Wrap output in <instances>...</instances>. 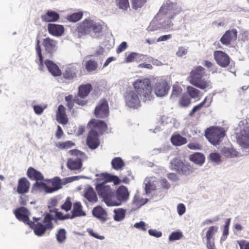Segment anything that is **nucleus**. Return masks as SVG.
Returning <instances> with one entry per match:
<instances>
[{
  "mask_svg": "<svg viewBox=\"0 0 249 249\" xmlns=\"http://www.w3.org/2000/svg\"><path fill=\"white\" fill-rule=\"evenodd\" d=\"M58 42L56 40L47 37L42 39V45L44 47L45 52L52 56L53 53L57 49Z\"/></svg>",
  "mask_w": 249,
  "mask_h": 249,
  "instance_id": "f8f14e48",
  "label": "nucleus"
},
{
  "mask_svg": "<svg viewBox=\"0 0 249 249\" xmlns=\"http://www.w3.org/2000/svg\"><path fill=\"white\" fill-rule=\"evenodd\" d=\"M193 172V169L192 166L189 163L185 164L184 163L178 173L184 175H189L191 174Z\"/></svg>",
  "mask_w": 249,
  "mask_h": 249,
  "instance_id": "37998d69",
  "label": "nucleus"
},
{
  "mask_svg": "<svg viewBox=\"0 0 249 249\" xmlns=\"http://www.w3.org/2000/svg\"><path fill=\"white\" fill-rule=\"evenodd\" d=\"M183 235L181 232L176 231L173 232L170 235L169 237V240L170 241H173L175 240H178L181 239Z\"/></svg>",
  "mask_w": 249,
  "mask_h": 249,
  "instance_id": "13d9d810",
  "label": "nucleus"
},
{
  "mask_svg": "<svg viewBox=\"0 0 249 249\" xmlns=\"http://www.w3.org/2000/svg\"><path fill=\"white\" fill-rule=\"evenodd\" d=\"M132 8L135 10L141 8L146 3V0H130Z\"/></svg>",
  "mask_w": 249,
  "mask_h": 249,
  "instance_id": "603ef678",
  "label": "nucleus"
},
{
  "mask_svg": "<svg viewBox=\"0 0 249 249\" xmlns=\"http://www.w3.org/2000/svg\"><path fill=\"white\" fill-rule=\"evenodd\" d=\"M142 55L137 53H131L129 54L125 59V62L126 63H130L135 60L137 61Z\"/></svg>",
  "mask_w": 249,
  "mask_h": 249,
  "instance_id": "864d4df0",
  "label": "nucleus"
},
{
  "mask_svg": "<svg viewBox=\"0 0 249 249\" xmlns=\"http://www.w3.org/2000/svg\"><path fill=\"white\" fill-rule=\"evenodd\" d=\"M205 69L201 66H196L190 72L188 78L189 83L194 86L206 91L211 89L212 82L209 78H206Z\"/></svg>",
  "mask_w": 249,
  "mask_h": 249,
  "instance_id": "f257e3e1",
  "label": "nucleus"
},
{
  "mask_svg": "<svg viewBox=\"0 0 249 249\" xmlns=\"http://www.w3.org/2000/svg\"><path fill=\"white\" fill-rule=\"evenodd\" d=\"M112 167L116 170H122L125 166V163L120 157L113 158L111 162Z\"/></svg>",
  "mask_w": 249,
  "mask_h": 249,
  "instance_id": "473e14b6",
  "label": "nucleus"
},
{
  "mask_svg": "<svg viewBox=\"0 0 249 249\" xmlns=\"http://www.w3.org/2000/svg\"><path fill=\"white\" fill-rule=\"evenodd\" d=\"M169 89L170 86L166 80L160 79L155 84V93L157 96L162 97L167 94Z\"/></svg>",
  "mask_w": 249,
  "mask_h": 249,
  "instance_id": "ddd939ff",
  "label": "nucleus"
},
{
  "mask_svg": "<svg viewBox=\"0 0 249 249\" xmlns=\"http://www.w3.org/2000/svg\"><path fill=\"white\" fill-rule=\"evenodd\" d=\"M183 163L184 162L181 160L174 158L170 162L171 169L178 173Z\"/></svg>",
  "mask_w": 249,
  "mask_h": 249,
  "instance_id": "c9c22d12",
  "label": "nucleus"
},
{
  "mask_svg": "<svg viewBox=\"0 0 249 249\" xmlns=\"http://www.w3.org/2000/svg\"><path fill=\"white\" fill-rule=\"evenodd\" d=\"M69 153L72 156H76L77 157H81L84 153L77 149H72L69 151Z\"/></svg>",
  "mask_w": 249,
  "mask_h": 249,
  "instance_id": "338daca9",
  "label": "nucleus"
},
{
  "mask_svg": "<svg viewBox=\"0 0 249 249\" xmlns=\"http://www.w3.org/2000/svg\"><path fill=\"white\" fill-rule=\"evenodd\" d=\"M89 124L94 129L97 130L100 133L102 134L106 131L107 128L106 123L104 121L99 120H91Z\"/></svg>",
  "mask_w": 249,
  "mask_h": 249,
  "instance_id": "b1692460",
  "label": "nucleus"
},
{
  "mask_svg": "<svg viewBox=\"0 0 249 249\" xmlns=\"http://www.w3.org/2000/svg\"><path fill=\"white\" fill-rule=\"evenodd\" d=\"M30 185V181L26 178H21L18 180L16 191L20 195L27 194L29 191Z\"/></svg>",
  "mask_w": 249,
  "mask_h": 249,
  "instance_id": "dca6fc26",
  "label": "nucleus"
},
{
  "mask_svg": "<svg viewBox=\"0 0 249 249\" xmlns=\"http://www.w3.org/2000/svg\"><path fill=\"white\" fill-rule=\"evenodd\" d=\"M50 212H53L55 213V216L57 219L63 220L67 219H70V214L68 213L65 215H63L61 212H58L57 209H54L53 210H50Z\"/></svg>",
  "mask_w": 249,
  "mask_h": 249,
  "instance_id": "5fc2aeb1",
  "label": "nucleus"
},
{
  "mask_svg": "<svg viewBox=\"0 0 249 249\" xmlns=\"http://www.w3.org/2000/svg\"><path fill=\"white\" fill-rule=\"evenodd\" d=\"M205 159L204 155L200 153H195L189 156L190 161L200 165L204 162Z\"/></svg>",
  "mask_w": 249,
  "mask_h": 249,
  "instance_id": "2f4dec72",
  "label": "nucleus"
},
{
  "mask_svg": "<svg viewBox=\"0 0 249 249\" xmlns=\"http://www.w3.org/2000/svg\"><path fill=\"white\" fill-rule=\"evenodd\" d=\"M171 141L172 144L176 146H180L187 142L186 139L179 134L173 135L171 138Z\"/></svg>",
  "mask_w": 249,
  "mask_h": 249,
  "instance_id": "72a5a7b5",
  "label": "nucleus"
},
{
  "mask_svg": "<svg viewBox=\"0 0 249 249\" xmlns=\"http://www.w3.org/2000/svg\"><path fill=\"white\" fill-rule=\"evenodd\" d=\"M107 182H113L115 185H118L120 183L121 180L117 176L107 173L105 176V179L103 182L106 183Z\"/></svg>",
  "mask_w": 249,
  "mask_h": 249,
  "instance_id": "a18cd8bd",
  "label": "nucleus"
},
{
  "mask_svg": "<svg viewBox=\"0 0 249 249\" xmlns=\"http://www.w3.org/2000/svg\"><path fill=\"white\" fill-rule=\"evenodd\" d=\"M237 32L236 29L227 31L220 38V41L222 44L228 45L230 44L232 40L237 38Z\"/></svg>",
  "mask_w": 249,
  "mask_h": 249,
  "instance_id": "a211bd4d",
  "label": "nucleus"
},
{
  "mask_svg": "<svg viewBox=\"0 0 249 249\" xmlns=\"http://www.w3.org/2000/svg\"><path fill=\"white\" fill-rule=\"evenodd\" d=\"M214 58L217 64L222 68L227 67L230 64L229 55L222 51H215L213 53Z\"/></svg>",
  "mask_w": 249,
  "mask_h": 249,
  "instance_id": "4468645a",
  "label": "nucleus"
},
{
  "mask_svg": "<svg viewBox=\"0 0 249 249\" xmlns=\"http://www.w3.org/2000/svg\"><path fill=\"white\" fill-rule=\"evenodd\" d=\"M71 213V214H70V219L86 215V213L83 211L82 206L80 202H76L73 204Z\"/></svg>",
  "mask_w": 249,
  "mask_h": 249,
  "instance_id": "bb28decb",
  "label": "nucleus"
},
{
  "mask_svg": "<svg viewBox=\"0 0 249 249\" xmlns=\"http://www.w3.org/2000/svg\"><path fill=\"white\" fill-rule=\"evenodd\" d=\"M139 95L134 90L127 91L124 95V100L126 105L133 109H137L141 107V101Z\"/></svg>",
  "mask_w": 249,
  "mask_h": 249,
  "instance_id": "9b49d317",
  "label": "nucleus"
},
{
  "mask_svg": "<svg viewBox=\"0 0 249 249\" xmlns=\"http://www.w3.org/2000/svg\"><path fill=\"white\" fill-rule=\"evenodd\" d=\"M182 91V89L180 86L178 85H174L172 88V94L171 97L175 98L179 96Z\"/></svg>",
  "mask_w": 249,
  "mask_h": 249,
  "instance_id": "de8ad7c7",
  "label": "nucleus"
},
{
  "mask_svg": "<svg viewBox=\"0 0 249 249\" xmlns=\"http://www.w3.org/2000/svg\"><path fill=\"white\" fill-rule=\"evenodd\" d=\"M205 136L212 144L216 145L222 141L225 131L223 128L212 126L206 130Z\"/></svg>",
  "mask_w": 249,
  "mask_h": 249,
  "instance_id": "0eeeda50",
  "label": "nucleus"
},
{
  "mask_svg": "<svg viewBox=\"0 0 249 249\" xmlns=\"http://www.w3.org/2000/svg\"><path fill=\"white\" fill-rule=\"evenodd\" d=\"M67 166L71 170H79L82 166V160L80 157H72L68 159Z\"/></svg>",
  "mask_w": 249,
  "mask_h": 249,
  "instance_id": "6ab92c4d",
  "label": "nucleus"
},
{
  "mask_svg": "<svg viewBox=\"0 0 249 249\" xmlns=\"http://www.w3.org/2000/svg\"><path fill=\"white\" fill-rule=\"evenodd\" d=\"M83 16V12H76L68 15L67 17V19L70 22H75L80 20L82 18Z\"/></svg>",
  "mask_w": 249,
  "mask_h": 249,
  "instance_id": "a19ab883",
  "label": "nucleus"
},
{
  "mask_svg": "<svg viewBox=\"0 0 249 249\" xmlns=\"http://www.w3.org/2000/svg\"><path fill=\"white\" fill-rule=\"evenodd\" d=\"M92 89L90 84H86L80 85L78 88V92L75 96V103L81 106L86 105L88 101L86 97L89 94Z\"/></svg>",
  "mask_w": 249,
  "mask_h": 249,
  "instance_id": "6e6552de",
  "label": "nucleus"
},
{
  "mask_svg": "<svg viewBox=\"0 0 249 249\" xmlns=\"http://www.w3.org/2000/svg\"><path fill=\"white\" fill-rule=\"evenodd\" d=\"M56 116V120L59 123L64 125L68 123V118L66 115V108L62 105L59 106Z\"/></svg>",
  "mask_w": 249,
  "mask_h": 249,
  "instance_id": "412c9836",
  "label": "nucleus"
},
{
  "mask_svg": "<svg viewBox=\"0 0 249 249\" xmlns=\"http://www.w3.org/2000/svg\"><path fill=\"white\" fill-rule=\"evenodd\" d=\"M103 22H96L94 20L85 19L77 27V31L82 35L89 34L91 32L95 34L101 33L103 29Z\"/></svg>",
  "mask_w": 249,
  "mask_h": 249,
  "instance_id": "20e7f679",
  "label": "nucleus"
},
{
  "mask_svg": "<svg viewBox=\"0 0 249 249\" xmlns=\"http://www.w3.org/2000/svg\"><path fill=\"white\" fill-rule=\"evenodd\" d=\"M160 12L165 14V18L168 19L165 22V29H170L173 25L171 20L179 13V11L177 10L176 3L169 0L166 1V3L161 7Z\"/></svg>",
  "mask_w": 249,
  "mask_h": 249,
  "instance_id": "423d86ee",
  "label": "nucleus"
},
{
  "mask_svg": "<svg viewBox=\"0 0 249 249\" xmlns=\"http://www.w3.org/2000/svg\"><path fill=\"white\" fill-rule=\"evenodd\" d=\"M191 103L190 98L186 94L182 95V97L179 100V105L181 107H188Z\"/></svg>",
  "mask_w": 249,
  "mask_h": 249,
  "instance_id": "6e6d98bb",
  "label": "nucleus"
},
{
  "mask_svg": "<svg viewBox=\"0 0 249 249\" xmlns=\"http://www.w3.org/2000/svg\"><path fill=\"white\" fill-rule=\"evenodd\" d=\"M55 146L59 150H67L75 146V143L71 141H68L56 142Z\"/></svg>",
  "mask_w": 249,
  "mask_h": 249,
  "instance_id": "4c0bfd02",
  "label": "nucleus"
},
{
  "mask_svg": "<svg viewBox=\"0 0 249 249\" xmlns=\"http://www.w3.org/2000/svg\"><path fill=\"white\" fill-rule=\"evenodd\" d=\"M87 231L89 233V234L94 238L100 240H103L104 239V236L102 235H99L97 233H95L93 230L91 229H88Z\"/></svg>",
  "mask_w": 249,
  "mask_h": 249,
  "instance_id": "0e129e2a",
  "label": "nucleus"
},
{
  "mask_svg": "<svg viewBox=\"0 0 249 249\" xmlns=\"http://www.w3.org/2000/svg\"><path fill=\"white\" fill-rule=\"evenodd\" d=\"M27 176L31 180L43 181L44 176L39 171H37L32 167L28 168L27 171Z\"/></svg>",
  "mask_w": 249,
  "mask_h": 249,
  "instance_id": "5701e85b",
  "label": "nucleus"
},
{
  "mask_svg": "<svg viewBox=\"0 0 249 249\" xmlns=\"http://www.w3.org/2000/svg\"><path fill=\"white\" fill-rule=\"evenodd\" d=\"M52 187L49 186L48 193H52L62 187L61 179L58 177L54 178L51 181Z\"/></svg>",
  "mask_w": 249,
  "mask_h": 249,
  "instance_id": "f704fd0d",
  "label": "nucleus"
},
{
  "mask_svg": "<svg viewBox=\"0 0 249 249\" xmlns=\"http://www.w3.org/2000/svg\"><path fill=\"white\" fill-rule=\"evenodd\" d=\"M114 219L116 221H120L125 217V211L123 209H118L114 211Z\"/></svg>",
  "mask_w": 249,
  "mask_h": 249,
  "instance_id": "49530a36",
  "label": "nucleus"
},
{
  "mask_svg": "<svg viewBox=\"0 0 249 249\" xmlns=\"http://www.w3.org/2000/svg\"><path fill=\"white\" fill-rule=\"evenodd\" d=\"M94 115L98 118L104 119L108 117L109 114L108 103L105 98L99 100L94 110Z\"/></svg>",
  "mask_w": 249,
  "mask_h": 249,
  "instance_id": "9d476101",
  "label": "nucleus"
},
{
  "mask_svg": "<svg viewBox=\"0 0 249 249\" xmlns=\"http://www.w3.org/2000/svg\"><path fill=\"white\" fill-rule=\"evenodd\" d=\"M87 144L92 149L97 148L99 145L98 133L96 130H91L87 138Z\"/></svg>",
  "mask_w": 249,
  "mask_h": 249,
  "instance_id": "2eb2a0df",
  "label": "nucleus"
},
{
  "mask_svg": "<svg viewBox=\"0 0 249 249\" xmlns=\"http://www.w3.org/2000/svg\"><path fill=\"white\" fill-rule=\"evenodd\" d=\"M238 141L242 147L245 148L249 147V139H248L246 140H244L243 138L242 137L240 139H239Z\"/></svg>",
  "mask_w": 249,
  "mask_h": 249,
  "instance_id": "774afa93",
  "label": "nucleus"
},
{
  "mask_svg": "<svg viewBox=\"0 0 249 249\" xmlns=\"http://www.w3.org/2000/svg\"><path fill=\"white\" fill-rule=\"evenodd\" d=\"M84 66L87 71L92 73L97 70L98 64L96 61L90 59L85 61Z\"/></svg>",
  "mask_w": 249,
  "mask_h": 249,
  "instance_id": "7c9ffc66",
  "label": "nucleus"
},
{
  "mask_svg": "<svg viewBox=\"0 0 249 249\" xmlns=\"http://www.w3.org/2000/svg\"><path fill=\"white\" fill-rule=\"evenodd\" d=\"M40 218L34 217V221L31 222L30 226L34 230L36 235L38 236L43 235L46 231H50L53 228V215L49 213L44 214V218L42 223L37 222Z\"/></svg>",
  "mask_w": 249,
  "mask_h": 249,
  "instance_id": "7ed1b4c3",
  "label": "nucleus"
},
{
  "mask_svg": "<svg viewBox=\"0 0 249 249\" xmlns=\"http://www.w3.org/2000/svg\"><path fill=\"white\" fill-rule=\"evenodd\" d=\"M72 203L71 201L70 197H68L64 204L61 206V208L62 210H65L66 212L69 211L71 209Z\"/></svg>",
  "mask_w": 249,
  "mask_h": 249,
  "instance_id": "bf43d9fd",
  "label": "nucleus"
},
{
  "mask_svg": "<svg viewBox=\"0 0 249 249\" xmlns=\"http://www.w3.org/2000/svg\"><path fill=\"white\" fill-rule=\"evenodd\" d=\"M222 154L227 158H233L238 156V153L233 148L224 147L221 151Z\"/></svg>",
  "mask_w": 249,
  "mask_h": 249,
  "instance_id": "58836bf2",
  "label": "nucleus"
},
{
  "mask_svg": "<svg viewBox=\"0 0 249 249\" xmlns=\"http://www.w3.org/2000/svg\"><path fill=\"white\" fill-rule=\"evenodd\" d=\"M59 17V15L55 11H48L45 14L41 16V18L42 21L50 22L58 20Z\"/></svg>",
  "mask_w": 249,
  "mask_h": 249,
  "instance_id": "c85d7f7f",
  "label": "nucleus"
},
{
  "mask_svg": "<svg viewBox=\"0 0 249 249\" xmlns=\"http://www.w3.org/2000/svg\"><path fill=\"white\" fill-rule=\"evenodd\" d=\"M187 147L190 149H192V150H199V149H201V148H202V145H201L198 143H196V142L189 143V144H188Z\"/></svg>",
  "mask_w": 249,
  "mask_h": 249,
  "instance_id": "680f3d73",
  "label": "nucleus"
},
{
  "mask_svg": "<svg viewBox=\"0 0 249 249\" xmlns=\"http://www.w3.org/2000/svg\"><path fill=\"white\" fill-rule=\"evenodd\" d=\"M65 99L67 102V107L71 110L73 107L74 104L75 103V97L73 98L72 95H69L68 96H66Z\"/></svg>",
  "mask_w": 249,
  "mask_h": 249,
  "instance_id": "4d7b16f0",
  "label": "nucleus"
},
{
  "mask_svg": "<svg viewBox=\"0 0 249 249\" xmlns=\"http://www.w3.org/2000/svg\"><path fill=\"white\" fill-rule=\"evenodd\" d=\"M129 197V193L126 187L124 186H120L114 192L113 198L112 199L111 206H118L123 202L126 201Z\"/></svg>",
  "mask_w": 249,
  "mask_h": 249,
  "instance_id": "1a4fd4ad",
  "label": "nucleus"
},
{
  "mask_svg": "<svg viewBox=\"0 0 249 249\" xmlns=\"http://www.w3.org/2000/svg\"><path fill=\"white\" fill-rule=\"evenodd\" d=\"M115 2L119 8L123 10L126 11L129 8L128 0H115Z\"/></svg>",
  "mask_w": 249,
  "mask_h": 249,
  "instance_id": "8fccbe9b",
  "label": "nucleus"
},
{
  "mask_svg": "<svg viewBox=\"0 0 249 249\" xmlns=\"http://www.w3.org/2000/svg\"><path fill=\"white\" fill-rule=\"evenodd\" d=\"M148 201V199L147 198H143L137 195L135 196L133 199V203L138 208L144 205Z\"/></svg>",
  "mask_w": 249,
  "mask_h": 249,
  "instance_id": "c03bdc74",
  "label": "nucleus"
},
{
  "mask_svg": "<svg viewBox=\"0 0 249 249\" xmlns=\"http://www.w3.org/2000/svg\"><path fill=\"white\" fill-rule=\"evenodd\" d=\"M84 196L89 202L95 203L98 200L96 194L91 186L85 189Z\"/></svg>",
  "mask_w": 249,
  "mask_h": 249,
  "instance_id": "c756f323",
  "label": "nucleus"
},
{
  "mask_svg": "<svg viewBox=\"0 0 249 249\" xmlns=\"http://www.w3.org/2000/svg\"><path fill=\"white\" fill-rule=\"evenodd\" d=\"M36 189H41L44 190L46 193H48L49 190V186L42 181H36L33 185L32 192Z\"/></svg>",
  "mask_w": 249,
  "mask_h": 249,
  "instance_id": "ea45409f",
  "label": "nucleus"
},
{
  "mask_svg": "<svg viewBox=\"0 0 249 249\" xmlns=\"http://www.w3.org/2000/svg\"><path fill=\"white\" fill-rule=\"evenodd\" d=\"M92 214L95 217L102 222H105L107 219V214L106 211L100 206L93 208Z\"/></svg>",
  "mask_w": 249,
  "mask_h": 249,
  "instance_id": "a878e982",
  "label": "nucleus"
},
{
  "mask_svg": "<svg viewBox=\"0 0 249 249\" xmlns=\"http://www.w3.org/2000/svg\"><path fill=\"white\" fill-rule=\"evenodd\" d=\"M44 64L48 69L49 71L53 76H58L61 74V71L59 68L58 66L55 64L53 61L46 59L44 61Z\"/></svg>",
  "mask_w": 249,
  "mask_h": 249,
  "instance_id": "4be33fe9",
  "label": "nucleus"
},
{
  "mask_svg": "<svg viewBox=\"0 0 249 249\" xmlns=\"http://www.w3.org/2000/svg\"><path fill=\"white\" fill-rule=\"evenodd\" d=\"M127 48V45L126 42L124 41L122 42L116 50V52L117 53H120L124 51Z\"/></svg>",
  "mask_w": 249,
  "mask_h": 249,
  "instance_id": "69168bd1",
  "label": "nucleus"
},
{
  "mask_svg": "<svg viewBox=\"0 0 249 249\" xmlns=\"http://www.w3.org/2000/svg\"><path fill=\"white\" fill-rule=\"evenodd\" d=\"M218 227L216 226H211L209 228L206 232V240H211L213 238V235L217 232Z\"/></svg>",
  "mask_w": 249,
  "mask_h": 249,
  "instance_id": "3c124183",
  "label": "nucleus"
},
{
  "mask_svg": "<svg viewBox=\"0 0 249 249\" xmlns=\"http://www.w3.org/2000/svg\"><path fill=\"white\" fill-rule=\"evenodd\" d=\"M66 231L64 229H59L56 233V238L59 243H63L66 239Z\"/></svg>",
  "mask_w": 249,
  "mask_h": 249,
  "instance_id": "79ce46f5",
  "label": "nucleus"
},
{
  "mask_svg": "<svg viewBox=\"0 0 249 249\" xmlns=\"http://www.w3.org/2000/svg\"><path fill=\"white\" fill-rule=\"evenodd\" d=\"M48 31L50 34L55 36H61L64 32V28L63 25L49 23L48 25Z\"/></svg>",
  "mask_w": 249,
  "mask_h": 249,
  "instance_id": "aec40b11",
  "label": "nucleus"
},
{
  "mask_svg": "<svg viewBox=\"0 0 249 249\" xmlns=\"http://www.w3.org/2000/svg\"><path fill=\"white\" fill-rule=\"evenodd\" d=\"M134 91L143 101H150L153 98L152 84L148 78L138 79L133 83Z\"/></svg>",
  "mask_w": 249,
  "mask_h": 249,
  "instance_id": "f03ea898",
  "label": "nucleus"
},
{
  "mask_svg": "<svg viewBox=\"0 0 249 249\" xmlns=\"http://www.w3.org/2000/svg\"><path fill=\"white\" fill-rule=\"evenodd\" d=\"M187 91L192 98H197L200 93V91L198 89L191 86L187 87Z\"/></svg>",
  "mask_w": 249,
  "mask_h": 249,
  "instance_id": "09e8293b",
  "label": "nucleus"
},
{
  "mask_svg": "<svg viewBox=\"0 0 249 249\" xmlns=\"http://www.w3.org/2000/svg\"><path fill=\"white\" fill-rule=\"evenodd\" d=\"M237 243L240 249H249V242L242 240L238 241Z\"/></svg>",
  "mask_w": 249,
  "mask_h": 249,
  "instance_id": "052dcab7",
  "label": "nucleus"
},
{
  "mask_svg": "<svg viewBox=\"0 0 249 249\" xmlns=\"http://www.w3.org/2000/svg\"><path fill=\"white\" fill-rule=\"evenodd\" d=\"M14 213L18 219L30 225L31 221L29 220L28 216L29 212L27 208L24 207H20L16 209Z\"/></svg>",
  "mask_w": 249,
  "mask_h": 249,
  "instance_id": "f3484780",
  "label": "nucleus"
},
{
  "mask_svg": "<svg viewBox=\"0 0 249 249\" xmlns=\"http://www.w3.org/2000/svg\"><path fill=\"white\" fill-rule=\"evenodd\" d=\"M212 102V98L208 97H206L203 101L201 102L200 104H198L196 106L194 107L191 111L189 113V116L190 117H193L194 116L195 113L197 111L200 110L203 107H208L210 106L211 103Z\"/></svg>",
  "mask_w": 249,
  "mask_h": 249,
  "instance_id": "393cba45",
  "label": "nucleus"
},
{
  "mask_svg": "<svg viewBox=\"0 0 249 249\" xmlns=\"http://www.w3.org/2000/svg\"><path fill=\"white\" fill-rule=\"evenodd\" d=\"M35 50L37 56L39 58V66L41 67L43 66V57L42 54V50L41 48L40 41L39 38L36 39V44L35 46Z\"/></svg>",
  "mask_w": 249,
  "mask_h": 249,
  "instance_id": "e433bc0d",
  "label": "nucleus"
},
{
  "mask_svg": "<svg viewBox=\"0 0 249 249\" xmlns=\"http://www.w3.org/2000/svg\"><path fill=\"white\" fill-rule=\"evenodd\" d=\"M188 52L187 49L183 47H179L176 53V55L178 57H182L186 55Z\"/></svg>",
  "mask_w": 249,
  "mask_h": 249,
  "instance_id": "e2e57ef3",
  "label": "nucleus"
},
{
  "mask_svg": "<svg viewBox=\"0 0 249 249\" xmlns=\"http://www.w3.org/2000/svg\"><path fill=\"white\" fill-rule=\"evenodd\" d=\"M98 196L107 206H111L114 190L105 182L98 183L95 186Z\"/></svg>",
  "mask_w": 249,
  "mask_h": 249,
  "instance_id": "39448f33",
  "label": "nucleus"
},
{
  "mask_svg": "<svg viewBox=\"0 0 249 249\" xmlns=\"http://www.w3.org/2000/svg\"><path fill=\"white\" fill-rule=\"evenodd\" d=\"M77 71L78 70L75 66H70L65 69L62 75L65 79L71 80L76 77Z\"/></svg>",
  "mask_w": 249,
  "mask_h": 249,
  "instance_id": "cd10ccee",
  "label": "nucleus"
}]
</instances>
